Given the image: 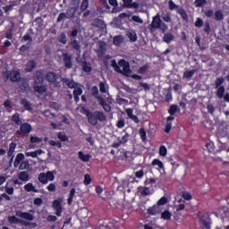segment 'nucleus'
Returning <instances> with one entry per match:
<instances>
[{
	"instance_id": "f257e3e1",
	"label": "nucleus",
	"mask_w": 229,
	"mask_h": 229,
	"mask_svg": "<svg viewBox=\"0 0 229 229\" xmlns=\"http://www.w3.org/2000/svg\"><path fill=\"white\" fill-rule=\"evenodd\" d=\"M81 114L87 116L88 123L92 126H98V121L105 123L106 121V114L103 111L90 112L87 107H81Z\"/></svg>"
},
{
	"instance_id": "f03ea898",
	"label": "nucleus",
	"mask_w": 229,
	"mask_h": 229,
	"mask_svg": "<svg viewBox=\"0 0 229 229\" xmlns=\"http://www.w3.org/2000/svg\"><path fill=\"white\" fill-rule=\"evenodd\" d=\"M115 72L123 74V76H130L131 74V68H130V63L124 59H121L118 62V65L114 68Z\"/></svg>"
},
{
	"instance_id": "7ed1b4c3",
	"label": "nucleus",
	"mask_w": 229,
	"mask_h": 229,
	"mask_svg": "<svg viewBox=\"0 0 229 229\" xmlns=\"http://www.w3.org/2000/svg\"><path fill=\"white\" fill-rule=\"evenodd\" d=\"M150 26L152 30H161L162 33H165L167 30H169L167 24L160 19V14H157L153 17Z\"/></svg>"
},
{
	"instance_id": "20e7f679",
	"label": "nucleus",
	"mask_w": 229,
	"mask_h": 229,
	"mask_svg": "<svg viewBox=\"0 0 229 229\" xmlns=\"http://www.w3.org/2000/svg\"><path fill=\"white\" fill-rule=\"evenodd\" d=\"M63 62L66 69H72V55L69 53H64L62 55Z\"/></svg>"
},
{
	"instance_id": "39448f33",
	"label": "nucleus",
	"mask_w": 229,
	"mask_h": 229,
	"mask_svg": "<svg viewBox=\"0 0 229 229\" xmlns=\"http://www.w3.org/2000/svg\"><path fill=\"white\" fill-rule=\"evenodd\" d=\"M98 104L106 112L107 114L112 112V106L108 103H106V100L103 97H97Z\"/></svg>"
},
{
	"instance_id": "423d86ee",
	"label": "nucleus",
	"mask_w": 229,
	"mask_h": 229,
	"mask_svg": "<svg viewBox=\"0 0 229 229\" xmlns=\"http://www.w3.org/2000/svg\"><path fill=\"white\" fill-rule=\"evenodd\" d=\"M7 78L11 80V81L18 83V81H21V72L19 71H12L7 74Z\"/></svg>"
},
{
	"instance_id": "0eeeda50",
	"label": "nucleus",
	"mask_w": 229,
	"mask_h": 229,
	"mask_svg": "<svg viewBox=\"0 0 229 229\" xmlns=\"http://www.w3.org/2000/svg\"><path fill=\"white\" fill-rule=\"evenodd\" d=\"M74 12L67 11L66 13H61L57 17V22H62L65 19H72L74 17Z\"/></svg>"
},
{
	"instance_id": "6e6552de",
	"label": "nucleus",
	"mask_w": 229,
	"mask_h": 229,
	"mask_svg": "<svg viewBox=\"0 0 229 229\" xmlns=\"http://www.w3.org/2000/svg\"><path fill=\"white\" fill-rule=\"evenodd\" d=\"M17 217H21V219H26L27 221H33L35 216L29 212L16 211Z\"/></svg>"
},
{
	"instance_id": "1a4fd4ad",
	"label": "nucleus",
	"mask_w": 229,
	"mask_h": 229,
	"mask_svg": "<svg viewBox=\"0 0 229 229\" xmlns=\"http://www.w3.org/2000/svg\"><path fill=\"white\" fill-rule=\"evenodd\" d=\"M125 113H126L127 116L129 117V119H131V121H133V123H135V124H139V123H140L139 116H137L136 114H133V108H127L125 110Z\"/></svg>"
},
{
	"instance_id": "9d476101",
	"label": "nucleus",
	"mask_w": 229,
	"mask_h": 229,
	"mask_svg": "<svg viewBox=\"0 0 229 229\" xmlns=\"http://www.w3.org/2000/svg\"><path fill=\"white\" fill-rule=\"evenodd\" d=\"M138 191L141 196H151L153 192H151V188L147 186H139Z\"/></svg>"
},
{
	"instance_id": "9b49d317",
	"label": "nucleus",
	"mask_w": 229,
	"mask_h": 229,
	"mask_svg": "<svg viewBox=\"0 0 229 229\" xmlns=\"http://www.w3.org/2000/svg\"><path fill=\"white\" fill-rule=\"evenodd\" d=\"M36 67H37V62H35V60H29L25 66V72H33Z\"/></svg>"
},
{
	"instance_id": "f8f14e48",
	"label": "nucleus",
	"mask_w": 229,
	"mask_h": 229,
	"mask_svg": "<svg viewBox=\"0 0 229 229\" xmlns=\"http://www.w3.org/2000/svg\"><path fill=\"white\" fill-rule=\"evenodd\" d=\"M63 83H65L66 86H68L69 89H76L78 88V82L74 81H71L68 78H63L62 79Z\"/></svg>"
},
{
	"instance_id": "ddd939ff",
	"label": "nucleus",
	"mask_w": 229,
	"mask_h": 229,
	"mask_svg": "<svg viewBox=\"0 0 229 229\" xmlns=\"http://www.w3.org/2000/svg\"><path fill=\"white\" fill-rule=\"evenodd\" d=\"M124 8H139L140 4L133 0H123Z\"/></svg>"
},
{
	"instance_id": "4468645a",
	"label": "nucleus",
	"mask_w": 229,
	"mask_h": 229,
	"mask_svg": "<svg viewBox=\"0 0 229 229\" xmlns=\"http://www.w3.org/2000/svg\"><path fill=\"white\" fill-rule=\"evenodd\" d=\"M46 79H47V81H48V83H55V81L58 80V76H56V73L53 72H48L46 74Z\"/></svg>"
},
{
	"instance_id": "2eb2a0df",
	"label": "nucleus",
	"mask_w": 229,
	"mask_h": 229,
	"mask_svg": "<svg viewBox=\"0 0 229 229\" xmlns=\"http://www.w3.org/2000/svg\"><path fill=\"white\" fill-rule=\"evenodd\" d=\"M35 83L37 85L44 83V73H42V71H37L35 72Z\"/></svg>"
},
{
	"instance_id": "dca6fc26",
	"label": "nucleus",
	"mask_w": 229,
	"mask_h": 229,
	"mask_svg": "<svg viewBox=\"0 0 229 229\" xmlns=\"http://www.w3.org/2000/svg\"><path fill=\"white\" fill-rule=\"evenodd\" d=\"M83 94V89L81 88H75L73 90V99L75 103H80V96Z\"/></svg>"
},
{
	"instance_id": "f3484780",
	"label": "nucleus",
	"mask_w": 229,
	"mask_h": 229,
	"mask_svg": "<svg viewBox=\"0 0 229 229\" xmlns=\"http://www.w3.org/2000/svg\"><path fill=\"white\" fill-rule=\"evenodd\" d=\"M8 222L11 223V225H24V220L17 218L15 216H8Z\"/></svg>"
},
{
	"instance_id": "a211bd4d",
	"label": "nucleus",
	"mask_w": 229,
	"mask_h": 229,
	"mask_svg": "<svg viewBox=\"0 0 229 229\" xmlns=\"http://www.w3.org/2000/svg\"><path fill=\"white\" fill-rule=\"evenodd\" d=\"M34 91L38 92V94H46L47 92V85H35L33 86Z\"/></svg>"
},
{
	"instance_id": "6ab92c4d",
	"label": "nucleus",
	"mask_w": 229,
	"mask_h": 229,
	"mask_svg": "<svg viewBox=\"0 0 229 229\" xmlns=\"http://www.w3.org/2000/svg\"><path fill=\"white\" fill-rule=\"evenodd\" d=\"M71 46L74 51L81 52V45H80V41H78L76 38H71Z\"/></svg>"
},
{
	"instance_id": "aec40b11",
	"label": "nucleus",
	"mask_w": 229,
	"mask_h": 229,
	"mask_svg": "<svg viewBox=\"0 0 229 229\" xmlns=\"http://www.w3.org/2000/svg\"><path fill=\"white\" fill-rule=\"evenodd\" d=\"M20 130L23 131V133L28 134L31 132V124L28 123H24L20 124Z\"/></svg>"
},
{
	"instance_id": "412c9836",
	"label": "nucleus",
	"mask_w": 229,
	"mask_h": 229,
	"mask_svg": "<svg viewBox=\"0 0 229 229\" xmlns=\"http://www.w3.org/2000/svg\"><path fill=\"white\" fill-rule=\"evenodd\" d=\"M21 106H23V108H25V110H27L28 112H31L33 110V107L31 106V103H30V101H28V99L23 98L21 100Z\"/></svg>"
},
{
	"instance_id": "4be33fe9",
	"label": "nucleus",
	"mask_w": 229,
	"mask_h": 229,
	"mask_svg": "<svg viewBox=\"0 0 229 229\" xmlns=\"http://www.w3.org/2000/svg\"><path fill=\"white\" fill-rule=\"evenodd\" d=\"M177 13L181 15L184 22H189V15H187V12H185V9H183V7L177 9Z\"/></svg>"
},
{
	"instance_id": "5701e85b",
	"label": "nucleus",
	"mask_w": 229,
	"mask_h": 229,
	"mask_svg": "<svg viewBox=\"0 0 229 229\" xmlns=\"http://www.w3.org/2000/svg\"><path fill=\"white\" fill-rule=\"evenodd\" d=\"M11 121H13V123H16L17 126H21V124H22V120H21V114L19 113H15L12 115Z\"/></svg>"
},
{
	"instance_id": "b1692460",
	"label": "nucleus",
	"mask_w": 229,
	"mask_h": 229,
	"mask_svg": "<svg viewBox=\"0 0 229 229\" xmlns=\"http://www.w3.org/2000/svg\"><path fill=\"white\" fill-rule=\"evenodd\" d=\"M80 160L82 162H90V158L92 156L90 154H84L82 151H79L78 153Z\"/></svg>"
},
{
	"instance_id": "393cba45",
	"label": "nucleus",
	"mask_w": 229,
	"mask_h": 229,
	"mask_svg": "<svg viewBox=\"0 0 229 229\" xmlns=\"http://www.w3.org/2000/svg\"><path fill=\"white\" fill-rule=\"evenodd\" d=\"M24 190L27 192H39L38 189L35 188V185H33V183L29 182L27 184L24 185Z\"/></svg>"
},
{
	"instance_id": "a878e982",
	"label": "nucleus",
	"mask_w": 229,
	"mask_h": 229,
	"mask_svg": "<svg viewBox=\"0 0 229 229\" xmlns=\"http://www.w3.org/2000/svg\"><path fill=\"white\" fill-rule=\"evenodd\" d=\"M174 40V36L171 33H165L163 37V42H165V44H171Z\"/></svg>"
},
{
	"instance_id": "bb28decb",
	"label": "nucleus",
	"mask_w": 229,
	"mask_h": 229,
	"mask_svg": "<svg viewBox=\"0 0 229 229\" xmlns=\"http://www.w3.org/2000/svg\"><path fill=\"white\" fill-rule=\"evenodd\" d=\"M124 42V38L122 35L114 36L113 38L114 46H121Z\"/></svg>"
},
{
	"instance_id": "cd10ccee",
	"label": "nucleus",
	"mask_w": 229,
	"mask_h": 229,
	"mask_svg": "<svg viewBox=\"0 0 229 229\" xmlns=\"http://www.w3.org/2000/svg\"><path fill=\"white\" fill-rule=\"evenodd\" d=\"M81 67L84 72H92V64H90V63L84 61L81 64Z\"/></svg>"
},
{
	"instance_id": "c85d7f7f",
	"label": "nucleus",
	"mask_w": 229,
	"mask_h": 229,
	"mask_svg": "<svg viewBox=\"0 0 229 229\" xmlns=\"http://www.w3.org/2000/svg\"><path fill=\"white\" fill-rule=\"evenodd\" d=\"M28 87H30V83H28L27 81L22 80L19 82V89L21 90V92H26L28 90Z\"/></svg>"
},
{
	"instance_id": "c756f323",
	"label": "nucleus",
	"mask_w": 229,
	"mask_h": 229,
	"mask_svg": "<svg viewBox=\"0 0 229 229\" xmlns=\"http://www.w3.org/2000/svg\"><path fill=\"white\" fill-rule=\"evenodd\" d=\"M24 158H25L24 154H22V153L17 154L14 163H13L14 167H17L21 164V162H22V160H24Z\"/></svg>"
},
{
	"instance_id": "7c9ffc66",
	"label": "nucleus",
	"mask_w": 229,
	"mask_h": 229,
	"mask_svg": "<svg viewBox=\"0 0 229 229\" xmlns=\"http://www.w3.org/2000/svg\"><path fill=\"white\" fill-rule=\"evenodd\" d=\"M18 178L21 182H28V180H30V174L26 171L20 172V174H18Z\"/></svg>"
},
{
	"instance_id": "2f4dec72",
	"label": "nucleus",
	"mask_w": 229,
	"mask_h": 229,
	"mask_svg": "<svg viewBox=\"0 0 229 229\" xmlns=\"http://www.w3.org/2000/svg\"><path fill=\"white\" fill-rule=\"evenodd\" d=\"M42 153V149H38L31 152H26L25 155L26 157H31V158H37V157H38V155H41Z\"/></svg>"
},
{
	"instance_id": "473e14b6",
	"label": "nucleus",
	"mask_w": 229,
	"mask_h": 229,
	"mask_svg": "<svg viewBox=\"0 0 229 229\" xmlns=\"http://www.w3.org/2000/svg\"><path fill=\"white\" fill-rule=\"evenodd\" d=\"M173 217V213H171L169 210H165L161 213V219H164V221H169Z\"/></svg>"
},
{
	"instance_id": "72a5a7b5",
	"label": "nucleus",
	"mask_w": 229,
	"mask_h": 229,
	"mask_svg": "<svg viewBox=\"0 0 229 229\" xmlns=\"http://www.w3.org/2000/svg\"><path fill=\"white\" fill-rule=\"evenodd\" d=\"M126 36L131 42H137V32H135V30L128 31Z\"/></svg>"
},
{
	"instance_id": "f704fd0d",
	"label": "nucleus",
	"mask_w": 229,
	"mask_h": 229,
	"mask_svg": "<svg viewBox=\"0 0 229 229\" xmlns=\"http://www.w3.org/2000/svg\"><path fill=\"white\" fill-rule=\"evenodd\" d=\"M38 182L40 183H43V185H47V176L46 175V173H40L38 177Z\"/></svg>"
},
{
	"instance_id": "c9c22d12",
	"label": "nucleus",
	"mask_w": 229,
	"mask_h": 229,
	"mask_svg": "<svg viewBox=\"0 0 229 229\" xmlns=\"http://www.w3.org/2000/svg\"><path fill=\"white\" fill-rule=\"evenodd\" d=\"M200 223H201L203 228H205V229H210V225H212V223L210 222V218H208V217H207L206 219L201 218Z\"/></svg>"
},
{
	"instance_id": "e433bc0d",
	"label": "nucleus",
	"mask_w": 229,
	"mask_h": 229,
	"mask_svg": "<svg viewBox=\"0 0 229 229\" xmlns=\"http://www.w3.org/2000/svg\"><path fill=\"white\" fill-rule=\"evenodd\" d=\"M225 19V14H223V11L217 10L215 12L214 20L215 21H223Z\"/></svg>"
},
{
	"instance_id": "4c0bfd02",
	"label": "nucleus",
	"mask_w": 229,
	"mask_h": 229,
	"mask_svg": "<svg viewBox=\"0 0 229 229\" xmlns=\"http://www.w3.org/2000/svg\"><path fill=\"white\" fill-rule=\"evenodd\" d=\"M148 214L157 216L158 214V206H153L148 208Z\"/></svg>"
},
{
	"instance_id": "58836bf2",
	"label": "nucleus",
	"mask_w": 229,
	"mask_h": 229,
	"mask_svg": "<svg viewBox=\"0 0 229 229\" xmlns=\"http://www.w3.org/2000/svg\"><path fill=\"white\" fill-rule=\"evenodd\" d=\"M75 194H76V188H72L70 191L69 198L67 199L68 205H72V199H74Z\"/></svg>"
},
{
	"instance_id": "ea45409f",
	"label": "nucleus",
	"mask_w": 229,
	"mask_h": 229,
	"mask_svg": "<svg viewBox=\"0 0 229 229\" xmlns=\"http://www.w3.org/2000/svg\"><path fill=\"white\" fill-rule=\"evenodd\" d=\"M194 74H196V70L185 71L183 72V78H185V80H189L190 78H192Z\"/></svg>"
},
{
	"instance_id": "a19ab883",
	"label": "nucleus",
	"mask_w": 229,
	"mask_h": 229,
	"mask_svg": "<svg viewBox=\"0 0 229 229\" xmlns=\"http://www.w3.org/2000/svg\"><path fill=\"white\" fill-rule=\"evenodd\" d=\"M57 139L61 140V142H67L69 140V137L64 132H58Z\"/></svg>"
},
{
	"instance_id": "79ce46f5",
	"label": "nucleus",
	"mask_w": 229,
	"mask_h": 229,
	"mask_svg": "<svg viewBox=\"0 0 229 229\" xmlns=\"http://www.w3.org/2000/svg\"><path fill=\"white\" fill-rule=\"evenodd\" d=\"M151 165H157V167H159V169H164V163H162V161H160V159L158 158H155L152 163Z\"/></svg>"
},
{
	"instance_id": "37998d69",
	"label": "nucleus",
	"mask_w": 229,
	"mask_h": 229,
	"mask_svg": "<svg viewBox=\"0 0 229 229\" xmlns=\"http://www.w3.org/2000/svg\"><path fill=\"white\" fill-rule=\"evenodd\" d=\"M216 96L217 98H219V99L223 98V97L225 96V86H220L217 89Z\"/></svg>"
},
{
	"instance_id": "c03bdc74",
	"label": "nucleus",
	"mask_w": 229,
	"mask_h": 229,
	"mask_svg": "<svg viewBox=\"0 0 229 229\" xmlns=\"http://www.w3.org/2000/svg\"><path fill=\"white\" fill-rule=\"evenodd\" d=\"M176 112H178V106L176 105L170 106L168 109V114H170V115H174Z\"/></svg>"
},
{
	"instance_id": "a18cd8bd",
	"label": "nucleus",
	"mask_w": 229,
	"mask_h": 229,
	"mask_svg": "<svg viewBox=\"0 0 229 229\" xmlns=\"http://www.w3.org/2000/svg\"><path fill=\"white\" fill-rule=\"evenodd\" d=\"M225 83V79L223 77H218L216 80L215 85L216 89H219V87H223L222 85Z\"/></svg>"
},
{
	"instance_id": "49530a36",
	"label": "nucleus",
	"mask_w": 229,
	"mask_h": 229,
	"mask_svg": "<svg viewBox=\"0 0 229 229\" xmlns=\"http://www.w3.org/2000/svg\"><path fill=\"white\" fill-rule=\"evenodd\" d=\"M139 135H140L142 142H145L146 138H147V134H146V130L144 128H140L139 130Z\"/></svg>"
},
{
	"instance_id": "de8ad7c7",
	"label": "nucleus",
	"mask_w": 229,
	"mask_h": 229,
	"mask_svg": "<svg viewBox=\"0 0 229 229\" xmlns=\"http://www.w3.org/2000/svg\"><path fill=\"white\" fill-rule=\"evenodd\" d=\"M194 4L196 8H202V6L207 4V0H195Z\"/></svg>"
},
{
	"instance_id": "09e8293b",
	"label": "nucleus",
	"mask_w": 229,
	"mask_h": 229,
	"mask_svg": "<svg viewBox=\"0 0 229 229\" xmlns=\"http://www.w3.org/2000/svg\"><path fill=\"white\" fill-rule=\"evenodd\" d=\"M159 155L160 157H166L167 155V148L164 145L159 147Z\"/></svg>"
},
{
	"instance_id": "8fccbe9b",
	"label": "nucleus",
	"mask_w": 229,
	"mask_h": 229,
	"mask_svg": "<svg viewBox=\"0 0 229 229\" xmlns=\"http://www.w3.org/2000/svg\"><path fill=\"white\" fill-rule=\"evenodd\" d=\"M46 175H47V180L48 182H54L55 181V173L54 172L47 171L46 173Z\"/></svg>"
},
{
	"instance_id": "3c124183",
	"label": "nucleus",
	"mask_w": 229,
	"mask_h": 229,
	"mask_svg": "<svg viewBox=\"0 0 229 229\" xmlns=\"http://www.w3.org/2000/svg\"><path fill=\"white\" fill-rule=\"evenodd\" d=\"M84 185H90V183H92V178L90 177V174H86L84 175V182H83Z\"/></svg>"
},
{
	"instance_id": "603ef678",
	"label": "nucleus",
	"mask_w": 229,
	"mask_h": 229,
	"mask_svg": "<svg viewBox=\"0 0 229 229\" xmlns=\"http://www.w3.org/2000/svg\"><path fill=\"white\" fill-rule=\"evenodd\" d=\"M155 183H157V179L154 178L146 179L144 182L145 185H151V187L155 185Z\"/></svg>"
},
{
	"instance_id": "864d4df0",
	"label": "nucleus",
	"mask_w": 229,
	"mask_h": 229,
	"mask_svg": "<svg viewBox=\"0 0 229 229\" xmlns=\"http://www.w3.org/2000/svg\"><path fill=\"white\" fill-rule=\"evenodd\" d=\"M149 69V65L145 64L138 69L139 74H144Z\"/></svg>"
},
{
	"instance_id": "5fc2aeb1",
	"label": "nucleus",
	"mask_w": 229,
	"mask_h": 229,
	"mask_svg": "<svg viewBox=\"0 0 229 229\" xmlns=\"http://www.w3.org/2000/svg\"><path fill=\"white\" fill-rule=\"evenodd\" d=\"M205 148L208 149V153H213V151H214V143L213 142L206 143Z\"/></svg>"
},
{
	"instance_id": "6e6d98bb",
	"label": "nucleus",
	"mask_w": 229,
	"mask_h": 229,
	"mask_svg": "<svg viewBox=\"0 0 229 229\" xmlns=\"http://www.w3.org/2000/svg\"><path fill=\"white\" fill-rule=\"evenodd\" d=\"M89 8V0H82L81 4V12H85Z\"/></svg>"
},
{
	"instance_id": "4d7b16f0",
	"label": "nucleus",
	"mask_w": 229,
	"mask_h": 229,
	"mask_svg": "<svg viewBox=\"0 0 229 229\" xmlns=\"http://www.w3.org/2000/svg\"><path fill=\"white\" fill-rule=\"evenodd\" d=\"M207 110L208 114H210L211 115H214V113L216 112V107L214 106V105L208 104L207 106Z\"/></svg>"
},
{
	"instance_id": "13d9d810",
	"label": "nucleus",
	"mask_w": 229,
	"mask_h": 229,
	"mask_svg": "<svg viewBox=\"0 0 229 229\" xmlns=\"http://www.w3.org/2000/svg\"><path fill=\"white\" fill-rule=\"evenodd\" d=\"M47 189L49 192H55L56 191V184L51 182L50 184L47 185Z\"/></svg>"
},
{
	"instance_id": "bf43d9fd",
	"label": "nucleus",
	"mask_w": 229,
	"mask_h": 229,
	"mask_svg": "<svg viewBox=\"0 0 229 229\" xmlns=\"http://www.w3.org/2000/svg\"><path fill=\"white\" fill-rule=\"evenodd\" d=\"M15 190L13 189V187H10V186H8V182L6 183V185H5V192L7 193V194H9L10 196H12V195H13V191H14Z\"/></svg>"
},
{
	"instance_id": "052dcab7",
	"label": "nucleus",
	"mask_w": 229,
	"mask_h": 229,
	"mask_svg": "<svg viewBox=\"0 0 229 229\" xmlns=\"http://www.w3.org/2000/svg\"><path fill=\"white\" fill-rule=\"evenodd\" d=\"M204 15H206L208 19L214 17L215 13H214V10L209 9V10H206L204 12Z\"/></svg>"
},
{
	"instance_id": "680f3d73",
	"label": "nucleus",
	"mask_w": 229,
	"mask_h": 229,
	"mask_svg": "<svg viewBox=\"0 0 229 229\" xmlns=\"http://www.w3.org/2000/svg\"><path fill=\"white\" fill-rule=\"evenodd\" d=\"M168 8L169 10H176L178 8V5L174 4L173 0L168 1Z\"/></svg>"
},
{
	"instance_id": "e2e57ef3",
	"label": "nucleus",
	"mask_w": 229,
	"mask_h": 229,
	"mask_svg": "<svg viewBox=\"0 0 229 229\" xmlns=\"http://www.w3.org/2000/svg\"><path fill=\"white\" fill-rule=\"evenodd\" d=\"M53 208L56 209V208H62V202L58 199H55L53 201Z\"/></svg>"
},
{
	"instance_id": "0e129e2a",
	"label": "nucleus",
	"mask_w": 229,
	"mask_h": 229,
	"mask_svg": "<svg viewBox=\"0 0 229 229\" xmlns=\"http://www.w3.org/2000/svg\"><path fill=\"white\" fill-rule=\"evenodd\" d=\"M24 226H30V228H37L38 225L35 222H23Z\"/></svg>"
},
{
	"instance_id": "69168bd1",
	"label": "nucleus",
	"mask_w": 229,
	"mask_h": 229,
	"mask_svg": "<svg viewBox=\"0 0 229 229\" xmlns=\"http://www.w3.org/2000/svg\"><path fill=\"white\" fill-rule=\"evenodd\" d=\"M91 94L94 98H96V96H98V94H99V89L98 88V86H93L91 88Z\"/></svg>"
},
{
	"instance_id": "338daca9",
	"label": "nucleus",
	"mask_w": 229,
	"mask_h": 229,
	"mask_svg": "<svg viewBox=\"0 0 229 229\" xmlns=\"http://www.w3.org/2000/svg\"><path fill=\"white\" fill-rule=\"evenodd\" d=\"M167 204V198L166 197H162L161 199L157 201V206L162 207V205Z\"/></svg>"
},
{
	"instance_id": "774afa93",
	"label": "nucleus",
	"mask_w": 229,
	"mask_h": 229,
	"mask_svg": "<svg viewBox=\"0 0 229 229\" xmlns=\"http://www.w3.org/2000/svg\"><path fill=\"white\" fill-rule=\"evenodd\" d=\"M195 28H203V20H201V18H197L195 21Z\"/></svg>"
}]
</instances>
